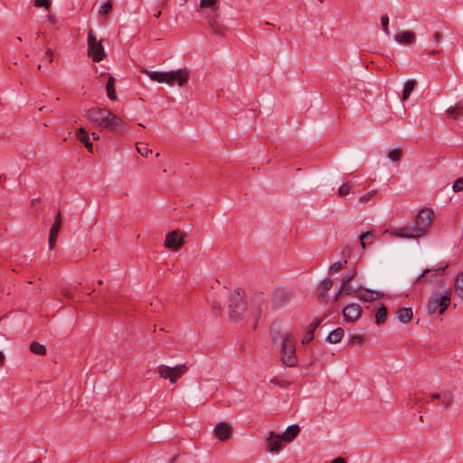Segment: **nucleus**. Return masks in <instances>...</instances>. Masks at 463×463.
Segmentation results:
<instances>
[{"label":"nucleus","instance_id":"nucleus-1","mask_svg":"<svg viewBox=\"0 0 463 463\" xmlns=\"http://www.w3.org/2000/svg\"><path fill=\"white\" fill-rule=\"evenodd\" d=\"M273 345H280V356L282 363L289 367L297 364L298 359L296 355L295 340L291 333L283 332L280 335H273L271 336Z\"/></svg>","mask_w":463,"mask_h":463},{"label":"nucleus","instance_id":"nucleus-2","mask_svg":"<svg viewBox=\"0 0 463 463\" xmlns=\"http://www.w3.org/2000/svg\"><path fill=\"white\" fill-rule=\"evenodd\" d=\"M142 72L147 75L151 80L157 81L158 83L174 84L176 82L179 86H183L189 79V72L184 69L165 72L143 69Z\"/></svg>","mask_w":463,"mask_h":463},{"label":"nucleus","instance_id":"nucleus-3","mask_svg":"<svg viewBox=\"0 0 463 463\" xmlns=\"http://www.w3.org/2000/svg\"><path fill=\"white\" fill-rule=\"evenodd\" d=\"M249 296L244 288L233 292V323L241 321L249 313Z\"/></svg>","mask_w":463,"mask_h":463},{"label":"nucleus","instance_id":"nucleus-4","mask_svg":"<svg viewBox=\"0 0 463 463\" xmlns=\"http://www.w3.org/2000/svg\"><path fill=\"white\" fill-rule=\"evenodd\" d=\"M87 55L94 62H100L106 56L102 39L98 40L93 29H90L87 36Z\"/></svg>","mask_w":463,"mask_h":463},{"label":"nucleus","instance_id":"nucleus-5","mask_svg":"<svg viewBox=\"0 0 463 463\" xmlns=\"http://www.w3.org/2000/svg\"><path fill=\"white\" fill-rule=\"evenodd\" d=\"M383 234H390L400 239H418L423 236L421 229L416 223L415 219L410 225L387 229L383 232Z\"/></svg>","mask_w":463,"mask_h":463},{"label":"nucleus","instance_id":"nucleus-6","mask_svg":"<svg viewBox=\"0 0 463 463\" xmlns=\"http://www.w3.org/2000/svg\"><path fill=\"white\" fill-rule=\"evenodd\" d=\"M188 372L185 364H179L170 367L165 364H160L156 368V373L162 379H168L172 383H175L184 374Z\"/></svg>","mask_w":463,"mask_h":463},{"label":"nucleus","instance_id":"nucleus-7","mask_svg":"<svg viewBox=\"0 0 463 463\" xmlns=\"http://www.w3.org/2000/svg\"><path fill=\"white\" fill-rule=\"evenodd\" d=\"M450 303V292L439 297H431L428 302V312L430 314H442Z\"/></svg>","mask_w":463,"mask_h":463},{"label":"nucleus","instance_id":"nucleus-8","mask_svg":"<svg viewBox=\"0 0 463 463\" xmlns=\"http://www.w3.org/2000/svg\"><path fill=\"white\" fill-rule=\"evenodd\" d=\"M100 127L111 132L123 133L125 131V125L122 119L109 109L106 110Z\"/></svg>","mask_w":463,"mask_h":463},{"label":"nucleus","instance_id":"nucleus-9","mask_svg":"<svg viewBox=\"0 0 463 463\" xmlns=\"http://www.w3.org/2000/svg\"><path fill=\"white\" fill-rule=\"evenodd\" d=\"M434 218V213L430 208H422L417 213L415 220L418 226L421 229L422 235L428 232L430 225Z\"/></svg>","mask_w":463,"mask_h":463},{"label":"nucleus","instance_id":"nucleus-10","mask_svg":"<svg viewBox=\"0 0 463 463\" xmlns=\"http://www.w3.org/2000/svg\"><path fill=\"white\" fill-rule=\"evenodd\" d=\"M204 17L208 21L215 36L222 38L226 35L227 28L224 27L222 22L218 20L216 9L214 10L213 14H205Z\"/></svg>","mask_w":463,"mask_h":463},{"label":"nucleus","instance_id":"nucleus-11","mask_svg":"<svg viewBox=\"0 0 463 463\" xmlns=\"http://www.w3.org/2000/svg\"><path fill=\"white\" fill-rule=\"evenodd\" d=\"M184 238L180 232L173 231L168 232L165 240V247L174 250H179L184 245Z\"/></svg>","mask_w":463,"mask_h":463},{"label":"nucleus","instance_id":"nucleus-12","mask_svg":"<svg viewBox=\"0 0 463 463\" xmlns=\"http://www.w3.org/2000/svg\"><path fill=\"white\" fill-rule=\"evenodd\" d=\"M382 296L383 294L378 291L362 288H355L354 292V297L364 302L374 301L376 299H379Z\"/></svg>","mask_w":463,"mask_h":463},{"label":"nucleus","instance_id":"nucleus-13","mask_svg":"<svg viewBox=\"0 0 463 463\" xmlns=\"http://www.w3.org/2000/svg\"><path fill=\"white\" fill-rule=\"evenodd\" d=\"M362 314L361 307L358 304H350L344 307L343 316L348 322H354Z\"/></svg>","mask_w":463,"mask_h":463},{"label":"nucleus","instance_id":"nucleus-14","mask_svg":"<svg viewBox=\"0 0 463 463\" xmlns=\"http://www.w3.org/2000/svg\"><path fill=\"white\" fill-rule=\"evenodd\" d=\"M106 110H107L106 109H101V108H98V107L91 108L89 110H87L85 116L92 123L100 127L102 120L104 118V116L106 114Z\"/></svg>","mask_w":463,"mask_h":463},{"label":"nucleus","instance_id":"nucleus-15","mask_svg":"<svg viewBox=\"0 0 463 463\" xmlns=\"http://www.w3.org/2000/svg\"><path fill=\"white\" fill-rule=\"evenodd\" d=\"M283 440L280 435L275 434L273 431L269 433L266 439L268 443L269 450L271 453H279L281 449V441Z\"/></svg>","mask_w":463,"mask_h":463},{"label":"nucleus","instance_id":"nucleus-16","mask_svg":"<svg viewBox=\"0 0 463 463\" xmlns=\"http://www.w3.org/2000/svg\"><path fill=\"white\" fill-rule=\"evenodd\" d=\"M213 433L220 441H225L230 438L232 429L227 423L220 422L215 426Z\"/></svg>","mask_w":463,"mask_h":463},{"label":"nucleus","instance_id":"nucleus-17","mask_svg":"<svg viewBox=\"0 0 463 463\" xmlns=\"http://www.w3.org/2000/svg\"><path fill=\"white\" fill-rule=\"evenodd\" d=\"M448 266H444L439 268L437 269H425L418 278L417 280H420V278L425 277L426 279H430V281H435L439 283L442 279L441 271H443Z\"/></svg>","mask_w":463,"mask_h":463},{"label":"nucleus","instance_id":"nucleus-18","mask_svg":"<svg viewBox=\"0 0 463 463\" xmlns=\"http://www.w3.org/2000/svg\"><path fill=\"white\" fill-rule=\"evenodd\" d=\"M395 41L401 44H411L415 41V35L410 31H403L395 35Z\"/></svg>","mask_w":463,"mask_h":463},{"label":"nucleus","instance_id":"nucleus-19","mask_svg":"<svg viewBox=\"0 0 463 463\" xmlns=\"http://www.w3.org/2000/svg\"><path fill=\"white\" fill-rule=\"evenodd\" d=\"M413 316L412 309L411 307H402L397 311V319L402 324H408Z\"/></svg>","mask_w":463,"mask_h":463},{"label":"nucleus","instance_id":"nucleus-20","mask_svg":"<svg viewBox=\"0 0 463 463\" xmlns=\"http://www.w3.org/2000/svg\"><path fill=\"white\" fill-rule=\"evenodd\" d=\"M447 114L450 118L463 121V104L458 103L454 107H449L447 110Z\"/></svg>","mask_w":463,"mask_h":463},{"label":"nucleus","instance_id":"nucleus-21","mask_svg":"<svg viewBox=\"0 0 463 463\" xmlns=\"http://www.w3.org/2000/svg\"><path fill=\"white\" fill-rule=\"evenodd\" d=\"M299 433V427L298 425H291L286 429L284 433L280 435L283 440L291 442Z\"/></svg>","mask_w":463,"mask_h":463},{"label":"nucleus","instance_id":"nucleus-22","mask_svg":"<svg viewBox=\"0 0 463 463\" xmlns=\"http://www.w3.org/2000/svg\"><path fill=\"white\" fill-rule=\"evenodd\" d=\"M349 284L350 283H346V284L341 283V287L339 288L338 291L336 292V294L335 296V300H337L344 296H354V297L355 288L351 287Z\"/></svg>","mask_w":463,"mask_h":463},{"label":"nucleus","instance_id":"nucleus-23","mask_svg":"<svg viewBox=\"0 0 463 463\" xmlns=\"http://www.w3.org/2000/svg\"><path fill=\"white\" fill-rule=\"evenodd\" d=\"M319 324H320L319 320H315L312 324L309 325V326L307 327V330L306 332V335L301 339V343L303 345H306L313 340L315 330L319 326Z\"/></svg>","mask_w":463,"mask_h":463},{"label":"nucleus","instance_id":"nucleus-24","mask_svg":"<svg viewBox=\"0 0 463 463\" xmlns=\"http://www.w3.org/2000/svg\"><path fill=\"white\" fill-rule=\"evenodd\" d=\"M344 335H345L344 330L342 328L338 327V328H335V330L331 331L328 334L326 340L331 344H337L341 341Z\"/></svg>","mask_w":463,"mask_h":463},{"label":"nucleus","instance_id":"nucleus-25","mask_svg":"<svg viewBox=\"0 0 463 463\" xmlns=\"http://www.w3.org/2000/svg\"><path fill=\"white\" fill-rule=\"evenodd\" d=\"M115 81V79L112 76H110L106 84L107 95L108 98L111 100L117 99Z\"/></svg>","mask_w":463,"mask_h":463},{"label":"nucleus","instance_id":"nucleus-26","mask_svg":"<svg viewBox=\"0 0 463 463\" xmlns=\"http://www.w3.org/2000/svg\"><path fill=\"white\" fill-rule=\"evenodd\" d=\"M60 229L61 228L58 227L57 225H52L51 227L48 241L50 250H52L55 247Z\"/></svg>","mask_w":463,"mask_h":463},{"label":"nucleus","instance_id":"nucleus-27","mask_svg":"<svg viewBox=\"0 0 463 463\" xmlns=\"http://www.w3.org/2000/svg\"><path fill=\"white\" fill-rule=\"evenodd\" d=\"M414 87H415V80H408L404 83V88H403V91H402V100H406V99H409V97L411 96Z\"/></svg>","mask_w":463,"mask_h":463},{"label":"nucleus","instance_id":"nucleus-28","mask_svg":"<svg viewBox=\"0 0 463 463\" xmlns=\"http://www.w3.org/2000/svg\"><path fill=\"white\" fill-rule=\"evenodd\" d=\"M454 287L458 297L463 299V272H459L456 276Z\"/></svg>","mask_w":463,"mask_h":463},{"label":"nucleus","instance_id":"nucleus-29","mask_svg":"<svg viewBox=\"0 0 463 463\" xmlns=\"http://www.w3.org/2000/svg\"><path fill=\"white\" fill-rule=\"evenodd\" d=\"M30 351L35 354L44 355L46 354V348L43 344L38 342H32L30 345Z\"/></svg>","mask_w":463,"mask_h":463},{"label":"nucleus","instance_id":"nucleus-30","mask_svg":"<svg viewBox=\"0 0 463 463\" xmlns=\"http://www.w3.org/2000/svg\"><path fill=\"white\" fill-rule=\"evenodd\" d=\"M217 0H200V6L202 8H211L212 11L207 13L206 14H213L214 10L218 13V8L216 7Z\"/></svg>","mask_w":463,"mask_h":463},{"label":"nucleus","instance_id":"nucleus-31","mask_svg":"<svg viewBox=\"0 0 463 463\" xmlns=\"http://www.w3.org/2000/svg\"><path fill=\"white\" fill-rule=\"evenodd\" d=\"M287 299H288V295L287 294H284V293H281V292H278V293L274 294L273 298H272V302H273L274 306L280 307L284 303H286Z\"/></svg>","mask_w":463,"mask_h":463},{"label":"nucleus","instance_id":"nucleus-32","mask_svg":"<svg viewBox=\"0 0 463 463\" xmlns=\"http://www.w3.org/2000/svg\"><path fill=\"white\" fill-rule=\"evenodd\" d=\"M387 315V309L385 307H381L375 315V322L377 325H381L385 322Z\"/></svg>","mask_w":463,"mask_h":463},{"label":"nucleus","instance_id":"nucleus-33","mask_svg":"<svg viewBox=\"0 0 463 463\" xmlns=\"http://www.w3.org/2000/svg\"><path fill=\"white\" fill-rule=\"evenodd\" d=\"M373 239V234L371 232H363L360 235V243L362 248H365L367 243H372V240Z\"/></svg>","mask_w":463,"mask_h":463},{"label":"nucleus","instance_id":"nucleus-34","mask_svg":"<svg viewBox=\"0 0 463 463\" xmlns=\"http://www.w3.org/2000/svg\"><path fill=\"white\" fill-rule=\"evenodd\" d=\"M381 24H382V30L386 36H390L391 33L389 30V17L387 14H383L381 16Z\"/></svg>","mask_w":463,"mask_h":463},{"label":"nucleus","instance_id":"nucleus-35","mask_svg":"<svg viewBox=\"0 0 463 463\" xmlns=\"http://www.w3.org/2000/svg\"><path fill=\"white\" fill-rule=\"evenodd\" d=\"M137 146V152H138L141 156H145V157H147V156H148V155L152 154V150H151V149H149L146 144H143V143H137V146Z\"/></svg>","mask_w":463,"mask_h":463},{"label":"nucleus","instance_id":"nucleus-36","mask_svg":"<svg viewBox=\"0 0 463 463\" xmlns=\"http://www.w3.org/2000/svg\"><path fill=\"white\" fill-rule=\"evenodd\" d=\"M76 137L82 143H84L90 139L89 133L87 132V130L84 128H80L76 131Z\"/></svg>","mask_w":463,"mask_h":463},{"label":"nucleus","instance_id":"nucleus-37","mask_svg":"<svg viewBox=\"0 0 463 463\" xmlns=\"http://www.w3.org/2000/svg\"><path fill=\"white\" fill-rule=\"evenodd\" d=\"M356 276L355 269H352L345 272L342 278V283L346 284L350 283Z\"/></svg>","mask_w":463,"mask_h":463},{"label":"nucleus","instance_id":"nucleus-38","mask_svg":"<svg viewBox=\"0 0 463 463\" xmlns=\"http://www.w3.org/2000/svg\"><path fill=\"white\" fill-rule=\"evenodd\" d=\"M351 191V184H343L340 185L339 189H338V196L339 197H345Z\"/></svg>","mask_w":463,"mask_h":463},{"label":"nucleus","instance_id":"nucleus-39","mask_svg":"<svg viewBox=\"0 0 463 463\" xmlns=\"http://www.w3.org/2000/svg\"><path fill=\"white\" fill-rule=\"evenodd\" d=\"M439 401L445 407H449L452 402V395L449 392H442Z\"/></svg>","mask_w":463,"mask_h":463},{"label":"nucleus","instance_id":"nucleus-40","mask_svg":"<svg viewBox=\"0 0 463 463\" xmlns=\"http://www.w3.org/2000/svg\"><path fill=\"white\" fill-rule=\"evenodd\" d=\"M347 263L346 260H345L344 262H341V261H336V262H334L330 265L329 267V271L331 273H336L338 272L339 270H341L345 266V264Z\"/></svg>","mask_w":463,"mask_h":463},{"label":"nucleus","instance_id":"nucleus-41","mask_svg":"<svg viewBox=\"0 0 463 463\" xmlns=\"http://www.w3.org/2000/svg\"><path fill=\"white\" fill-rule=\"evenodd\" d=\"M332 287H333V281L330 279H323L320 284V288H321L323 294H325L328 290H330L332 288Z\"/></svg>","mask_w":463,"mask_h":463},{"label":"nucleus","instance_id":"nucleus-42","mask_svg":"<svg viewBox=\"0 0 463 463\" xmlns=\"http://www.w3.org/2000/svg\"><path fill=\"white\" fill-rule=\"evenodd\" d=\"M401 156H402V151L400 149H396V148L392 149L388 154L389 159L393 162L399 161L401 159Z\"/></svg>","mask_w":463,"mask_h":463},{"label":"nucleus","instance_id":"nucleus-43","mask_svg":"<svg viewBox=\"0 0 463 463\" xmlns=\"http://www.w3.org/2000/svg\"><path fill=\"white\" fill-rule=\"evenodd\" d=\"M51 0H34V5L36 7H44L47 11L51 9Z\"/></svg>","mask_w":463,"mask_h":463},{"label":"nucleus","instance_id":"nucleus-44","mask_svg":"<svg viewBox=\"0 0 463 463\" xmlns=\"http://www.w3.org/2000/svg\"><path fill=\"white\" fill-rule=\"evenodd\" d=\"M452 190L454 193H458L463 190V177L458 178L454 181Z\"/></svg>","mask_w":463,"mask_h":463},{"label":"nucleus","instance_id":"nucleus-45","mask_svg":"<svg viewBox=\"0 0 463 463\" xmlns=\"http://www.w3.org/2000/svg\"><path fill=\"white\" fill-rule=\"evenodd\" d=\"M377 193L376 190H372L370 192H368L367 194L362 195L359 197V201L362 203H367L373 195H375Z\"/></svg>","mask_w":463,"mask_h":463},{"label":"nucleus","instance_id":"nucleus-46","mask_svg":"<svg viewBox=\"0 0 463 463\" xmlns=\"http://www.w3.org/2000/svg\"><path fill=\"white\" fill-rule=\"evenodd\" d=\"M111 9H112V4L109 1H108L101 6L99 13L108 14L111 11Z\"/></svg>","mask_w":463,"mask_h":463},{"label":"nucleus","instance_id":"nucleus-47","mask_svg":"<svg viewBox=\"0 0 463 463\" xmlns=\"http://www.w3.org/2000/svg\"><path fill=\"white\" fill-rule=\"evenodd\" d=\"M61 294L64 298H69V299H71L73 298V294L68 288H61Z\"/></svg>","mask_w":463,"mask_h":463},{"label":"nucleus","instance_id":"nucleus-48","mask_svg":"<svg viewBox=\"0 0 463 463\" xmlns=\"http://www.w3.org/2000/svg\"><path fill=\"white\" fill-rule=\"evenodd\" d=\"M350 341L355 344H362L364 341V336L362 335H352Z\"/></svg>","mask_w":463,"mask_h":463},{"label":"nucleus","instance_id":"nucleus-49","mask_svg":"<svg viewBox=\"0 0 463 463\" xmlns=\"http://www.w3.org/2000/svg\"><path fill=\"white\" fill-rule=\"evenodd\" d=\"M61 221H62L61 213V212H59L54 219L52 225H57L58 227L61 228Z\"/></svg>","mask_w":463,"mask_h":463},{"label":"nucleus","instance_id":"nucleus-50","mask_svg":"<svg viewBox=\"0 0 463 463\" xmlns=\"http://www.w3.org/2000/svg\"><path fill=\"white\" fill-rule=\"evenodd\" d=\"M45 58L48 60L49 62H52V56H53V53H52V51L51 49H48L46 52H45V54H44Z\"/></svg>","mask_w":463,"mask_h":463},{"label":"nucleus","instance_id":"nucleus-51","mask_svg":"<svg viewBox=\"0 0 463 463\" xmlns=\"http://www.w3.org/2000/svg\"><path fill=\"white\" fill-rule=\"evenodd\" d=\"M83 144H84L85 147L88 149L89 152H92L93 151V145L90 142V139H89L88 141L84 142Z\"/></svg>","mask_w":463,"mask_h":463},{"label":"nucleus","instance_id":"nucleus-52","mask_svg":"<svg viewBox=\"0 0 463 463\" xmlns=\"http://www.w3.org/2000/svg\"><path fill=\"white\" fill-rule=\"evenodd\" d=\"M331 463H347L344 458L338 457L331 461Z\"/></svg>","mask_w":463,"mask_h":463},{"label":"nucleus","instance_id":"nucleus-53","mask_svg":"<svg viewBox=\"0 0 463 463\" xmlns=\"http://www.w3.org/2000/svg\"><path fill=\"white\" fill-rule=\"evenodd\" d=\"M47 21L52 24H54L56 23V19L52 14L47 15Z\"/></svg>","mask_w":463,"mask_h":463},{"label":"nucleus","instance_id":"nucleus-54","mask_svg":"<svg viewBox=\"0 0 463 463\" xmlns=\"http://www.w3.org/2000/svg\"><path fill=\"white\" fill-rule=\"evenodd\" d=\"M433 40L434 42H439L441 40V33H435L433 34Z\"/></svg>","mask_w":463,"mask_h":463},{"label":"nucleus","instance_id":"nucleus-55","mask_svg":"<svg viewBox=\"0 0 463 463\" xmlns=\"http://www.w3.org/2000/svg\"><path fill=\"white\" fill-rule=\"evenodd\" d=\"M440 394H441V393H439V392L432 393V394H431V398H432V399L440 400Z\"/></svg>","mask_w":463,"mask_h":463},{"label":"nucleus","instance_id":"nucleus-56","mask_svg":"<svg viewBox=\"0 0 463 463\" xmlns=\"http://www.w3.org/2000/svg\"><path fill=\"white\" fill-rule=\"evenodd\" d=\"M4 361H5V355H4L3 352L0 351V366L3 365Z\"/></svg>","mask_w":463,"mask_h":463},{"label":"nucleus","instance_id":"nucleus-57","mask_svg":"<svg viewBox=\"0 0 463 463\" xmlns=\"http://www.w3.org/2000/svg\"><path fill=\"white\" fill-rule=\"evenodd\" d=\"M91 135H92V137H93L94 140H99V134L93 132Z\"/></svg>","mask_w":463,"mask_h":463},{"label":"nucleus","instance_id":"nucleus-58","mask_svg":"<svg viewBox=\"0 0 463 463\" xmlns=\"http://www.w3.org/2000/svg\"><path fill=\"white\" fill-rule=\"evenodd\" d=\"M350 252H351V249H350V248H345V249L343 250V254H344V255L350 254Z\"/></svg>","mask_w":463,"mask_h":463},{"label":"nucleus","instance_id":"nucleus-59","mask_svg":"<svg viewBox=\"0 0 463 463\" xmlns=\"http://www.w3.org/2000/svg\"><path fill=\"white\" fill-rule=\"evenodd\" d=\"M213 310H215L217 308L220 309V306H218L217 304H213Z\"/></svg>","mask_w":463,"mask_h":463},{"label":"nucleus","instance_id":"nucleus-60","mask_svg":"<svg viewBox=\"0 0 463 463\" xmlns=\"http://www.w3.org/2000/svg\"><path fill=\"white\" fill-rule=\"evenodd\" d=\"M160 14H161V12L159 11V12H157V13L155 14V17L158 18V17L160 16Z\"/></svg>","mask_w":463,"mask_h":463},{"label":"nucleus","instance_id":"nucleus-61","mask_svg":"<svg viewBox=\"0 0 463 463\" xmlns=\"http://www.w3.org/2000/svg\"><path fill=\"white\" fill-rule=\"evenodd\" d=\"M346 184H351V188H352L354 183V181H353V180H351V181H349V182H346Z\"/></svg>","mask_w":463,"mask_h":463},{"label":"nucleus","instance_id":"nucleus-62","mask_svg":"<svg viewBox=\"0 0 463 463\" xmlns=\"http://www.w3.org/2000/svg\"><path fill=\"white\" fill-rule=\"evenodd\" d=\"M270 383H277V381H276V379H271V380H270Z\"/></svg>","mask_w":463,"mask_h":463},{"label":"nucleus","instance_id":"nucleus-63","mask_svg":"<svg viewBox=\"0 0 463 463\" xmlns=\"http://www.w3.org/2000/svg\"><path fill=\"white\" fill-rule=\"evenodd\" d=\"M431 278H438L435 273H431Z\"/></svg>","mask_w":463,"mask_h":463},{"label":"nucleus","instance_id":"nucleus-64","mask_svg":"<svg viewBox=\"0 0 463 463\" xmlns=\"http://www.w3.org/2000/svg\"><path fill=\"white\" fill-rule=\"evenodd\" d=\"M98 283H99V285H101V284L103 283V281H102L101 279H99V280L98 281Z\"/></svg>","mask_w":463,"mask_h":463}]
</instances>
